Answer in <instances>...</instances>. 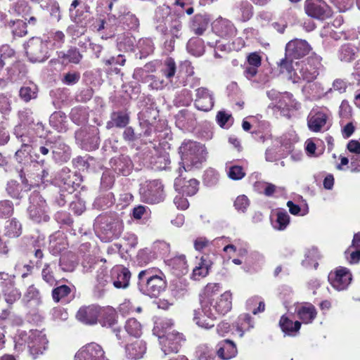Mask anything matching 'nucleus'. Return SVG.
Returning <instances> with one entry per match:
<instances>
[{
	"instance_id": "1",
	"label": "nucleus",
	"mask_w": 360,
	"mask_h": 360,
	"mask_svg": "<svg viewBox=\"0 0 360 360\" xmlns=\"http://www.w3.org/2000/svg\"><path fill=\"white\" fill-rule=\"evenodd\" d=\"M183 169L200 168L206 160L207 152L204 145L193 141H185L179 147Z\"/></svg>"
},
{
	"instance_id": "2",
	"label": "nucleus",
	"mask_w": 360,
	"mask_h": 360,
	"mask_svg": "<svg viewBox=\"0 0 360 360\" xmlns=\"http://www.w3.org/2000/svg\"><path fill=\"white\" fill-rule=\"evenodd\" d=\"M280 66L282 72H288L289 79L294 83L301 80L310 82L319 75V67L314 65V59H310L307 63H296L295 68H292L291 63L285 58L281 60Z\"/></svg>"
},
{
	"instance_id": "3",
	"label": "nucleus",
	"mask_w": 360,
	"mask_h": 360,
	"mask_svg": "<svg viewBox=\"0 0 360 360\" xmlns=\"http://www.w3.org/2000/svg\"><path fill=\"white\" fill-rule=\"evenodd\" d=\"M138 277L140 290L151 297H157L166 288L165 279L160 276L153 275L150 269L140 271Z\"/></svg>"
},
{
	"instance_id": "4",
	"label": "nucleus",
	"mask_w": 360,
	"mask_h": 360,
	"mask_svg": "<svg viewBox=\"0 0 360 360\" xmlns=\"http://www.w3.org/2000/svg\"><path fill=\"white\" fill-rule=\"evenodd\" d=\"M200 308L194 310L193 321L204 328H210L214 326L216 313L212 309V302L210 300H200Z\"/></svg>"
},
{
	"instance_id": "5",
	"label": "nucleus",
	"mask_w": 360,
	"mask_h": 360,
	"mask_svg": "<svg viewBox=\"0 0 360 360\" xmlns=\"http://www.w3.org/2000/svg\"><path fill=\"white\" fill-rule=\"evenodd\" d=\"M27 56L32 62H43L48 56V43L38 37H32L25 45Z\"/></svg>"
},
{
	"instance_id": "6",
	"label": "nucleus",
	"mask_w": 360,
	"mask_h": 360,
	"mask_svg": "<svg viewBox=\"0 0 360 360\" xmlns=\"http://www.w3.org/2000/svg\"><path fill=\"white\" fill-rule=\"evenodd\" d=\"M26 343L30 355L35 359L47 349L49 341L42 331L34 330L29 332Z\"/></svg>"
},
{
	"instance_id": "7",
	"label": "nucleus",
	"mask_w": 360,
	"mask_h": 360,
	"mask_svg": "<svg viewBox=\"0 0 360 360\" xmlns=\"http://www.w3.org/2000/svg\"><path fill=\"white\" fill-rule=\"evenodd\" d=\"M140 194L143 201L151 204L158 203L164 198L162 185L158 180L146 182L141 186Z\"/></svg>"
},
{
	"instance_id": "8",
	"label": "nucleus",
	"mask_w": 360,
	"mask_h": 360,
	"mask_svg": "<svg viewBox=\"0 0 360 360\" xmlns=\"http://www.w3.org/2000/svg\"><path fill=\"white\" fill-rule=\"evenodd\" d=\"M304 11L310 18L324 20L331 15L329 6L323 0H305Z\"/></svg>"
},
{
	"instance_id": "9",
	"label": "nucleus",
	"mask_w": 360,
	"mask_h": 360,
	"mask_svg": "<svg viewBox=\"0 0 360 360\" xmlns=\"http://www.w3.org/2000/svg\"><path fill=\"white\" fill-rule=\"evenodd\" d=\"M167 329V328L165 329V334L159 336L160 344L165 355L171 352L176 353L181 347V342L184 340L182 334L174 330L169 331Z\"/></svg>"
},
{
	"instance_id": "10",
	"label": "nucleus",
	"mask_w": 360,
	"mask_h": 360,
	"mask_svg": "<svg viewBox=\"0 0 360 360\" xmlns=\"http://www.w3.org/2000/svg\"><path fill=\"white\" fill-rule=\"evenodd\" d=\"M75 360H108L103 347L91 342L81 347L75 355Z\"/></svg>"
},
{
	"instance_id": "11",
	"label": "nucleus",
	"mask_w": 360,
	"mask_h": 360,
	"mask_svg": "<svg viewBox=\"0 0 360 360\" xmlns=\"http://www.w3.org/2000/svg\"><path fill=\"white\" fill-rule=\"evenodd\" d=\"M28 212L30 218L35 222L47 221L49 219L46 214L45 200L38 194H34L30 198Z\"/></svg>"
},
{
	"instance_id": "12",
	"label": "nucleus",
	"mask_w": 360,
	"mask_h": 360,
	"mask_svg": "<svg viewBox=\"0 0 360 360\" xmlns=\"http://www.w3.org/2000/svg\"><path fill=\"white\" fill-rule=\"evenodd\" d=\"M195 91L194 105L195 108L205 112L212 110L214 103L213 93L205 87L198 88Z\"/></svg>"
},
{
	"instance_id": "13",
	"label": "nucleus",
	"mask_w": 360,
	"mask_h": 360,
	"mask_svg": "<svg viewBox=\"0 0 360 360\" xmlns=\"http://www.w3.org/2000/svg\"><path fill=\"white\" fill-rule=\"evenodd\" d=\"M331 285L338 290H345L350 284L352 276L350 271L345 267H339L328 276Z\"/></svg>"
},
{
	"instance_id": "14",
	"label": "nucleus",
	"mask_w": 360,
	"mask_h": 360,
	"mask_svg": "<svg viewBox=\"0 0 360 360\" xmlns=\"http://www.w3.org/2000/svg\"><path fill=\"white\" fill-rule=\"evenodd\" d=\"M310 51L309 44L302 39H295L286 44L285 55L292 58H299L306 56Z\"/></svg>"
},
{
	"instance_id": "15",
	"label": "nucleus",
	"mask_w": 360,
	"mask_h": 360,
	"mask_svg": "<svg viewBox=\"0 0 360 360\" xmlns=\"http://www.w3.org/2000/svg\"><path fill=\"white\" fill-rule=\"evenodd\" d=\"M102 224L101 229L109 238H117L122 232L123 223L118 217L105 218Z\"/></svg>"
},
{
	"instance_id": "16",
	"label": "nucleus",
	"mask_w": 360,
	"mask_h": 360,
	"mask_svg": "<svg viewBox=\"0 0 360 360\" xmlns=\"http://www.w3.org/2000/svg\"><path fill=\"white\" fill-rule=\"evenodd\" d=\"M111 276L116 288H126L129 286L131 274L128 269L116 266L111 271Z\"/></svg>"
},
{
	"instance_id": "17",
	"label": "nucleus",
	"mask_w": 360,
	"mask_h": 360,
	"mask_svg": "<svg viewBox=\"0 0 360 360\" xmlns=\"http://www.w3.org/2000/svg\"><path fill=\"white\" fill-rule=\"evenodd\" d=\"M100 314V308L95 305L82 307L76 314L78 321L88 325H94L97 323Z\"/></svg>"
},
{
	"instance_id": "18",
	"label": "nucleus",
	"mask_w": 360,
	"mask_h": 360,
	"mask_svg": "<svg viewBox=\"0 0 360 360\" xmlns=\"http://www.w3.org/2000/svg\"><path fill=\"white\" fill-rule=\"evenodd\" d=\"M232 307V295L229 291L223 293L214 303L212 301V309L217 314H225Z\"/></svg>"
},
{
	"instance_id": "19",
	"label": "nucleus",
	"mask_w": 360,
	"mask_h": 360,
	"mask_svg": "<svg viewBox=\"0 0 360 360\" xmlns=\"http://www.w3.org/2000/svg\"><path fill=\"white\" fill-rule=\"evenodd\" d=\"M328 116L326 113L318 111H311L308 116L307 125L314 132H319L326 124Z\"/></svg>"
},
{
	"instance_id": "20",
	"label": "nucleus",
	"mask_w": 360,
	"mask_h": 360,
	"mask_svg": "<svg viewBox=\"0 0 360 360\" xmlns=\"http://www.w3.org/2000/svg\"><path fill=\"white\" fill-rule=\"evenodd\" d=\"M176 190L181 191L187 195H193L198 191V181L190 179L185 181L181 178H176L174 181Z\"/></svg>"
},
{
	"instance_id": "21",
	"label": "nucleus",
	"mask_w": 360,
	"mask_h": 360,
	"mask_svg": "<svg viewBox=\"0 0 360 360\" xmlns=\"http://www.w3.org/2000/svg\"><path fill=\"white\" fill-rule=\"evenodd\" d=\"M217 347V354L222 359H231L237 353L236 345L229 340L221 341L218 343Z\"/></svg>"
},
{
	"instance_id": "22",
	"label": "nucleus",
	"mask_w": 360,
	"mask_h": 360,
	"mask_svg": "<svg viewBox=\"0 0 360 360\" xmlns=\"http://www.w3.org/2000/svg\"><path fill=\"white\" fill-rule=\"evenodd\" d=\"M146 351V343L141 340H136L126 346L127 355L131 359H138L141 358Z\"/></svg>"
},
{
	"instance_id": "23",
	"label": "nucleus",
	"mask_w": 360,
	"mask_h": 360,
	"mask_svg": "<svg viewBox=\"0 0 360 360\" xmlns=\"http://www.w3.org/2000/svg\"><path fill=\"white\" fill-rule=\"evenodd\" d=\"M297 314L303 323H309L315 319L316 311L312 304L307 303L297 309Z\"/></svg>"
},
{
	"instance_id": "24",
	"label": "nucleus",
	"mask_w": 360,
	"mask_h": 360,
	"mask_svg": "<svg viewBox=\"0 0 360 360\" xmlns=\"http://www.w3.org/2000/svg\"><path fill=\"white\" fill-rule=\"evenodd\" d=\"M266 95L269 99L277 101L275 106L278 108H283L288 106L287 100L290 101L291 98V94L288 93L281 94L279 92L274 89L268 91L266 92Z\"/></svg>"
},
{
	"instance_id": "25",
	"label": "nucleus",
	"mask_w": 360,
	"mask_h": 360,
	"mask_svg": "<svg viewBox=\"0 0 360 360\" xmlns=\"http://www.w3.org/2000/svg\"><path fill=\"white\" fill-rule=\"evenodd\" d=\"M210 262L204 257H201L193 270L192 278L198 281L205 277L209 273Z\"/></svg>"
},
{
	"instance_id": "26",
	"label": "nucleus",
	"mask_w": 360,
	"mask_h": 360,
	"mask_svg": "<svg viewBox=\"0 0 360 360\" xmlns=\"http://www.w3.org/2000/svg\"><path fill=\"white\" fill-rule=\"evenodd\" d=\"M356 50L357 48L351 44H344L339 51V58L342 61L349 62L354 58Z\"/></svg>"
},
{
	"instance_id": "27",
	"label": "nucleus",
	"mask_w": 360,
	"mask_h": 360,
	"mask_svg": "<svg viewBox=\"0 0 360 360\" xmlns=\"http://www.w3.org/2000/svg\"><path fill=\"white\" fill-rule=\"evenodd\" d=\"M169 264L178 271V274L187 273L188 265L184 255L176 256L169 260Z\"/></svg>"
},
{
	"instance_id": "28",
	"label": "nucleus",
	"mask_w": 360,
	"mask_h": 360,
	"mask_svg": "<svg viewBox=\"0 0 360 360\" xmlns=\"http://www.w3.org/2000/svg\"><path fill=\"white\" fill-rule=\"evenodd\" d=\"M4 231L5 234L10 238L18 237L22 233L21 224L15 219H13L6 221Z\"/></svg>"
},
{
	"instance_id": "29",
	"label": "nucleus",
	"mask_w": 360,
	"mask_h": 360,
	"mask_svg": "<svg viewBox=\"0 0 360 360\" xmlns=\"http://www.w3.org/2000/svg\"><path fill=\"white\" fill-rule=\"evenodd\" d=\"M127 333L134 337H139L142 333L141 323L135 319H129L127 321L125 326Z\"/></svg>"
},
{
	"instance_id": "30",
	"label": "nucleus",
	"mask_w": 360,
	"mask_h": 360,
	"mask_svg": "<svg viewBox=\"0 0 360 360\" xmlns=\"http://www.w3.org/2000/svg\"><path fill=\"white\" fill-rule=\"evenodd\" d=\"M279 324L283 331L288 333L297 332L301 326V323L299 321L292 322V321L284 316L281 318Z\"/></svg>"
},
{
	"instance_id": "31",
	"label": "nucleus",
	"mask_w": 360,
	"mask_h": 360,
	"mask_svg": "<svg viewBox=\"0 0 360 360\" xmlns=\"http://www.w3.org/2000/svg\"><path fill=\"white\" fill-rule=\"evenodd\" d=\"M50 122L58 130L66 128V115L64 112H55L51 115Z\"/></svg>"
},
{
	"instance_id": "32",
	"label": "nucleus",
	"mask_w": 360,
	"mask_h": 360,
	"mask_svg": "<svg viewBox=\"0 0 360 360\" xmlns=\"http://www.w3.org/2000/svg\"><path fill=\"white\" fill-rule=\"evenodd\" d=\"M187 49L194 56H200L204 52V47L200 39L195 38L191 39L187 44Z\"/></svg>"
},
{
	"instance_id": "33",
	"label": "nucleus",
	"mask_w": 360,
	"mask_h": 360,
	"mask_svg": "<svg viewBox=\"0 0 360 360\" xmlns=\"http://www.w3.org/2000/svg\"><path fill=\"white\" fill-rule=\"evenodd\" d=\"M14 134L17 139L22 143V145H25V143L30 145V143L33 142V138L30 136V133L25 131L22 124L15 127Z\"/></svg>"
},
{
	"instance_id": "34",
	"label": "nucleus",
	"mask_w": 360,
	"mask_h": 360,
	"mask_svg": "<svg viewBox=\"0 0 360 360\" xmlns=\"http://www.w3.org/2000/svg\"><path fill=\"white\" fill-rule=\"evenodd\" d=\"M162 75L167 79L172 78L176 72V63L172 58H167L161 70Z\"/></svg>"
},
{
	"instance_id": "35",
	"label": "nucleus",
	"mask_w": 360,
	"mask_h": 360,
	"mask_svg": "<svg viewBox=\"0 0 360 360\" xmlns=\"http://www.w3.org/2000/svg\"><path fill=\"white\" fill-rule=\"evenodd\" d=\"M226 173L230 179L236 181L240 180L245 176L243 168L238 165L227 167Z\"/></svg>"
},
{
	"instance_id": "36",
	"label": "nucleus",
	"mask_w": 360,
	"mask_h": 360,
	"mask_svg": "<svg viewBox=\"0 0 360 360\" xmlns=\"http://www.w3.org/2000/svg\"><path fill=\"white\" fill-rule=\"evenodd\" d=\"M115 311L112 309H107L102 319L100 321L101 324L104 327H112L116 323Z\"/></svg>"
},
{
	"instance_id": "37",
	"label": "nucleus",
	"mask_w": 360,
	"mask_h": 360,
	"mask_svg": "<svg viewBox=\"0 0 360 360\" xmlns=\"http://www.w3.org/2000/svg\"><path fill=\"white\" fill-rule=\"evenodd\" d=\"M128 123L129 117L122 112L115 113L112 117V124L117 127H124Z\"/></svg>"
},
{
	"instance_id": "38",
	"label": "nucleus",
	"mask_w": 360,
	"mask_h": 360,
	"mask_svg": "<svg viewBox=\"0 0 360 360\" xmlns=\"http://www.w3.org/2000/svg\"><path fill=\"white\" fill-rule=\"evenodd\" d=\"M219 290V285L217 283H209L207 284L205 289L203 295H201L200 300H210L212 302L211 297L217 293Z\"/></svg>"
},
{
	"instance_id": "39",
	"label": "nucleus",
	"mask_w": 360,
	"mask_h": 360,
	"mask_svg": "<svg viewBox=\"0 0 360 360\" xmlns=\"http://www.w3.org/2000/svg\"><path fill=\"white\" fill-rule=\"evenodd\" d=\"M24 300L27 302H29L32 300H34L37 302H39L40 300L39 291L34 285H30L25 293Z\"/></svg>"
},
{
	"instance_id": "40",
	"label": "nucleus",
	"mask_w": 360,
	"mask_h": 360,
	"mask_svg": "<svg viewBox=\"0 0 360 360\" xmlns=\"http://www.w3.org/2000/svg\"><path fill=\"white\" fill-rule=\"evenodd\" d=\"M20 96L25 101L34 98L37 96L35 86H23L20 90Z\"/></svg>"
},
{
	"instance_id": "41",
	"label": "nucleus",
	"mask_w": 360,
	"mask_h": 360,
	"mask_svg": "<svg viewBox=\"0 0 360 360\" xmlns=\"http://www.w3.org/2000/svg\"><path fill=\"white\" fill-rule=\"evenodd\" d=\"M250 205V201L248 197L245 195L238 196L234 201L235 208L242 212H245Z\"/></svg>"
},
{
	"instance_id": "42",
	"label": "nucleus",
	"mask_w": 360,
	"mask_h": 360,
	"mask_svg": "<svg viewBox=\"0 0 360 360\" xmlns=\"http://www.w3.org/2000/svg\"><path fill=\"white\" fill-rule=\"evenodd\" d=\"M12 32L15 36H25L27 32L26 23L22 20H17L14 22Z\"/></svg>"
},
{
	"instance_id": "43",
	"label": "nucleus",
	"mask_w": 360,
	"mask_h": 360,
	"mask_svg": "<svg viewBox=\"0 0 360 360\" xmlns=\"http://www.w3.org/2000/svg\"><path fill=\"white\" fill-rule=\"evenodd\" d=\"M13 212V203L8 200L0 202V217L11 216Z\"/></svg>"
},
{
	"instance_id": "44",
	"label": "nucleus",
	"mask_w": 360,
	"mask_h": 360,
	"mask_svg": "<svg viewBox=\"0 0 360 360\" xmlns=\"http://www.w3.org/2000/svg\"><path fill=\"white\" fill-rule=\"evenodd\" d=\"M74 198L75 200L71 202L70 207L75 214L79 215L84 211L85 205L83 200L77 198V195H75Z\"/></svg>"
},
{
	"instance_id": "45",
	"label": "nucleus",
	"mask_w": 360,
	"mask_h": 360,
	"mask_svg": "<svg viewBox=\"0 0 360 360\" xmlns=\"http://www.w3.org/2000/svg\"><path fill=\"white\" fill-rule=\"evenodd\" d=\"M68 295V286L62 285L52 291V297L55 302H58L63 297Z\"/></svg>"
},
{
	"instance_id": "46",
	"label": "nucleus",
	"mask_w": 360,
	"mask_h": 360,
	"mask_svg": "<svg viewBox=\"0 0 360 360\" xmlns=\"http://www.w3.org/2000/svg\"><path fill=\"white\" fill-rule=\"evenodd\" d=\"M290 221V217L286 212H279L277 214L276 223L278 225L276 228L278 230H283L286 228Z\"/></svg>"
},
{
	"instance_id": "47",
	"label": "nucleus",
	"mask_w": 360,
	"mask_h": 360,
	"mask_svg": "<svg viewBox=\"0 0 360 360\" xmlns=\"http://www.w3.org/2000/svg\"><path fill=\"white\" fill-rule=\"evenodd\" d=\"M31 147V145L25 143V145H22L21 148L15 152V155L19 162H22L29 155Z\"/></svg>"
},
{
	"instance_id": "48",
	"label": "nucleus",
	"mask_w": 360,
	"mask_h": 360,
	"mask_svg": "<svg viewBox=\"0 0 360 360\" xmlns=\"http://www.w3.org/2000/svg\"><path fill=\"white\" fill-rule=\"evenodd\" d=\"M20 122L24 125H30L34 122L32 117V112L30 110L25 109L20 112L19 115Z\"/></svg>"
},
{
	"instance_id": "49",
	"label": "nucleus",
	"mask_w": 360,
	"mask_h": 360,
	"mask_svg": "<svg viewBox=\"0 0 360 360\" xmlns=\"http://www.w3.org/2000/svg\"><path fill=\"white\" fill-rule=\"evenodd\" d=\"M354 248L353 247H349L346 251L345 255L349 254V257H347V259L350 264H356L360 261V250L355 249V250L352 251L351 249Z\"/></svg>"
},
{
	"instance_id": "50",
	"label": "nucleus",
	"mask_w": 360,
	"mask_h": 360,
	"mask_svg": "<svg viewBox=\"0 0 360 360\" xmlns=\"http://www.w3.org/2000/svg\"><path fill=\"white\" fill-rule=\"evenodd\" d=\"M352 113V108L347 101H343L340 106V115L342 118L348 119Z\"/></svg>"
},
{
	"instance_id": "51",
	"label": "nucleus",
	"mask_w": 360,
	"mask_h": 360,
	"mask_svg": "<svg viewBox=\"0 0 360 360\" xmlns=\"http://www.w3.org/2000/svg\"><path fill=\"white\" fill-rule=\"evenodd\" d=\"M262 58L257 53H252L248 56L247 64L259 68L261 65Z\"/></svg>"
},
{
	"instance_id": "52",
	"label": "nucleus",
	"mask_w": 360,
	"mask_h": 360,
	"mask_svg": "<svg viewBox=\"0 0 360 360\" xmlns=\"http://www.w3.org/2000/svg\"><path fill=\"white\" fill-rule=\"evenodd\" d=\"M43 279L49 285H52L54 283L55 279L53 278L52 271L49 266H46L41 272Z\"/></svg>"
},
{
	"instance_id": "53",
	"label": "nucleus",
	"mask_w": 360,
	"mask_h": 360,
	"mask_svg": "<svg viewBox=\"0 0 360 360\" xmlns=\"http://www.w3.org/2000/svg\"><path fill=\"white\" fill-rule=\"evenodd\" d=\"M241 11L243 15V20L246 21L249 20L252 15V7L248 3H243L241 5Z\"/></svg>"
},
{
	"instance_id": "54",
	"label": "nucleus",
	"mask_w": 360,
	"mask_h": 360,
	"mask_svg": "<svg viewBox=\"0 0 360 360\" xmlns=\"http://www.w3.org/2000/svg\"><path fill=\"white\" fill-rule=\"evenodd\" d=\"M174 202L178 209L183 210H186L189 206L188 200L181 195L176 196Z\"/></svg>"
},
{
	"instance_id": "55",
	"label": "nucleus",
	"mask_w": 360,
	"mask_h": 360,
	"mask_svg": "<svg viewBox=\"0 0 360 360\" xmlns=\"http://www.w3.org/2000/svg\"><path fill=\"white\" fill-rule=\"evenodd\" d=\"M258 68L250 65H245L244 76L249 80H251L254 77L256 76L258 72Z\"/></svg>"
},
{
	"instance_id": "56",
	"label": "nucleus",
	"mask_w": 360,
	"mask_h": 360,
	"mask_svg": "<svg viewBox=\"0 0 360 360\" xmlns=\"http://www.w3.org/2000/svg\"><path fill=\"white\" fill-rule=\"evenodd\" d=\"M126 60L123 58L122 55H119L117 57H111L110 58L105 60V63L108 65H111L113 64H118L120 65H124Z\"/></svg>"
},
{
	"instance_id": "57",
	"label": "nucleus",
	"mask_w": 360,
	"mask_h": 360,
	"mask_svg": "<svg viewBox=\"0 0 360 360\" xmlns=\"http://www.w3.org/2000/svg\"><path fill=\"white\" fill-rule=\"evenodd\" d=\"M347 149L352 153L360 154V142L355 140L350 141L347 144Z\"/></svg>"
},
{
	"instance_id": "58",
	"label": "nucleus",
	"mask_w": 360,
	"mask_h": 360,
	"mask_svg": "<svg viewBox=\"0 0 360 360\" xmlns=\"http://www.w3.org/2000/svg\"><path fill=\"white\" fill-rule=\"evenodd\" d=\"M82 58V55L76 49L69 50V62L78 63Z\"/></svg>"
},
{
	"instance_id": "59",
	"label": "nucleus",
	"mask_w": 360,
	"mask_h": 360,
	"mask_svg": "<svg viewBox=\"0 0 360 360\" xmlns=\"http://www.w3.org/2000/svg\"><path fill=\"white\" fill-rule=\"evenodd\" d=\"M10 136L5 127L0 126V146L5 145L9 141Z\"/></svg>"
},
{
	"instance_id": "60",
	"label": "nucleus",
	"mask_w": 360,
	"mask_h": 360,
	"mask_svg": "<svg viewBox=\"0 0 360 360\" xmlns=\"http://www.w3.org/2000/svg\"><path fill=\"white\" fill-rule=\"evenodd\" d=\"M230 117H231L230 115H229L223 111H220L217 115V120L219 125L222 127L228 122Z\"/></svg>"
},
{
	"instance_id": "61",
	"label": "nucleus",
	"mask_w": 360,
	"mask_h": 360,
	"mask_svg": "<svg viewBox=\"0 0 360 360\" xmlns=\"http://www.w3.org/2000/svg\"><path fill=\"white\" fill-rule=\"evenodd\" d=\"M334 90L340 92H344L346 90L347 84L346 82L342 79H336L333 84Z\"/></svg>"
},
{
	"instance_id": "62",
	"label": "nucleus",
	"mask_w": 360,
	"mask_h": 360,
	"mask_svg": "<svg viewBox=\"0 0 360 360\" xmlns=\"http://www.w3.org/2000/svg\"><path fill=\"white\" fill-rule=\"evenodd\" d=\"M208 245V240L205 238H198L195 240L194 246L197 250L203 249Z\"/></svg>"
},
{
	"instance_id": "63",
	"label": "nucleus",
	"mask_w": 360,
	"mask_h": 360,
	"mask_svg": "<svg viewBox=\"0 0 360 360\" xmlns=\"http://www.w3.org/2000/svg\"><path fill=\"white\" fill-rule=\"evenodd\" d=\"M354 131V127L349 122L346 124L342 129V135L345 138H349Z\"/></svg>"
},
{
	"instance_id": "64",
	"label": "nucleus",
	"mask_w": 360,
	"mask_h": 360,
	"mask_svg": "<svg viewBox=\"0 0 360 360\" xmlns=\"http://www.w3.org/2000/svg\"><path fill=\"white\" fill-rule=\"evenodd\" d=\"M276 186L270 183H265L264 184V193L266 196L272 195L276 191Z\"/></svg>"
}]
</instances>
